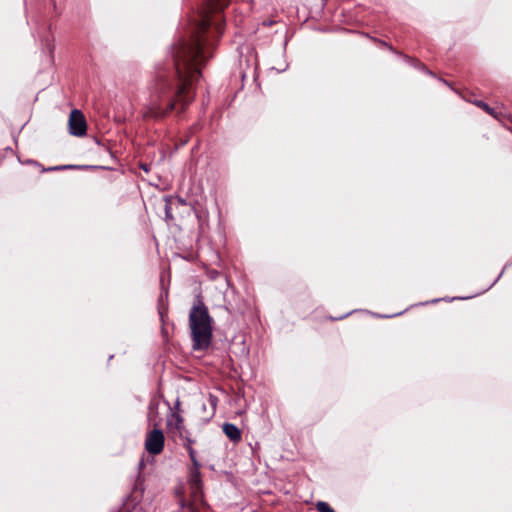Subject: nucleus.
Returning <instances> with one entry per match:
<instances>
[{
  "label": "nucleus",
  "instance_id": "nucleus-1",
  "mask_svg": "<svg viewBox=\"0 0 512 512\" xmlns=\"http://www.w3.org/2000/svg\"><path fill=\"white\" fill-rule=\"evenodd\" d=\"M211 25H215L217 32L221 33V25L216 19L204 17L196 32L174 47L173 70L159 69L151 83L146 116H164L174 108L175 100L183 105L191 100L189 87L200 77V66L204 61L202 35Z\"/></svg>",
  "mask_w": 512,
  "mask_h": 512
},
{
  "label": "nucleus",
  "instance_id": "nucleus-2",
  "mask_svg": "<svg viewBox=\"0 0 512 512\" xmlns=\"http://www.w3.org/2000/svg\"><path fill=\"white\" fill-rule=\"evenodd\" d=\"M213 320L209 315L207 307L198 299L189 314V326L193 339V348L206 349L212 338Z\"/></svg>",
  "mask_w": 512,
  "mask_h": 512
},
{
  "label": "nucleus",
  "instance_id": "nucleus-3",
  "mask_svg": "<svg viewBox=\"0 0 512 512\" xmlns=\"http://www.w3.org/2000/svg\"><path fill=\"white\" fill-rule=\"evenodd\" d=\"M164 434L158 427L148 431L145 439V449L151 455H158L164 448Z\"/></svg>",
  "mask_w": 512,
  "mask_h": 512
},
{
  "label": "nucleus",
  "instance_id": "nucleus-4",
  "mask_svg": "<svg viewBox=\"0 0 512 512\" xmlns=\"http://www.w3.org/2000/svg\"><path fill=\"white\" fill-rule=\"evenodd\" d=\"M69 132L75 136H83L86 133V120L83 113L77 109L71 111L68 120Z\"/></svg>",
  "mask_w": 512,
  "mask_h": 512
},
{
  "label": "nucleus",
  "instance_id": "nucleus-5",
  "mask_svg": "<svg viewBox=\"0 0 512 512\" xmlns=\"http://www.w3.org/2000/svg\"><path fill=\"white\" fill-rule=\"evenodd\" d=\"M167 428L170 432L179 436L181 440H183L185 436H189V433L184 426L183 418L177 413H171L170 418L167 420Z\"/></svg>",
  "mask_w": 512,
  "mask_h": 512
},
{
  "label": "nucleus",
  "instance_id": "nucleus-6",
  "mask_svg": "<svg viewBox=\"0 0 512 512\" xmlns=\"http://www.w3.org/2000/svg\"><path fill=\"white\" fill-rule=\"evenodd\" d=\"M189 486L193 500L199 502L202 500V482L200 478L199 467H193L190 473Z\"/></svg>",
  "mask_w": 512,
  "mask_h": 512
},
{
  "label": "nucleus",
  "instance_id": "nucleus-7",
  "mask_svg": "<svg viewBox=\"0 0 512 512\" xmlns=\"http://www.w3.org/2000/svg\"><path fill=\"white\" fill-rule=\"evenodd\" d=\"M158 408H159V401L152 400L149 404L147 417H148V422L154 427H158L161 422V418L159 417V413H158Z\"/></svg>",
  "mask_w": 512,
  "mask_h": 512
},
{
  "label": "nucleus",
  "instance_id": "nucleus-8",
  "mask_svg": "<svg viewBox=\"0 0 512 512\" xmlns=\"http://www.w3.org/2000/svg\"><path fill=\"white\" fill-rule=\"evenodd\" d=\"M223 432L233 442H239L242 438L240 429L231 423H225L223 425Z\"/></svg>",
  "mask_w": 512,
  "mask_h": 512
},
{
  "label": "nucleus",
  "instance_id": "nucleus-9",
  "mask_svg": "<svg viewBox=\"0 0 512 512\" xmlns=\"http://www.w3.org/2000/svg\"><path fill=\"white\" fill-rule=\"evenodd\" d=\"M183 441V445L187 448L188 450V453H189V456H190V459L193 463V466L194 467H199V463L196 459V452L195 450L193 449L192 447V444H193V440L189 437V436H185V438L182 440Z\"/></svg>",
  "mask_w": 512,
  "mask_h": 512
},
{
  "label": "nucleus",
  "instance_id": "nucleus-10",
  "mask_svg": "<svg viewBox=\"0 0 512 512\" xmlns=\"http://www.w3.org/2000/svg\"><path fill=\"white\" fill-rule=\"evenodd\" d=\"M210 9L212 11L221 10L228 5V0H210Z\"/></svg>",
  "mask_w": 512,
  "mask_h": 512
},
{
  "label": "nucleus",
  "instance_id": "nucleus-11",
  "mask_svg": "<svg viewBox=\"0 0 512 512\" xmlns=\"http://www.w3.org/2000/svg\"><path fill=\"white\" fill-rule=\"evenodd\" d=\"M476 105L485 110L488 114L492 115L494 118L498 119L500 117L499 113L495 111L494 108L489 107L482 101L476 102Z\"/></svg>",
  "mask_w": 512,
  "mask_h": 512
},
{
  "label": "nucleus",
  "instance_id": "nucleus-12",
  "mask_svg": "<svg viewBox=\"0 0 512 512\" xmlns=\"http://www.w3.org/2000/svg\"><path fill=\"white\" fill-rule=\"evenodd\" d=\"M316 509L319 511V512H335L329 505L328 503L324 502V501H318L316 503Z\"/></svg>",
  "mask_w": 512,
  "mask_h": 512
},
{
  "label": "nucleus",
  "instance_id": "nucleus-13",
  "mask_svg": "<svg viewBox=\"0 0 512 512\" xmlns=\"http://www.w3.org/2000/svg\"><path fill=\"white\" fill-rule=\"evenodd\" d=\"M165 213L167 218H172L171 207L168 204L166 205Z\"/></svg>",
  "mask_w": 512,
  "mask_h": 512
},
{
  "label": "nucleus",
  "instance_id": "nucleus-14",
  "mask_svg": "<svg viewBox=\"0 0 512 512\" xmlns=\"http://www.w3.org/2000/svg\"><path fill=\"white\" fill-rule=\"evenodd\" d=\"M211 403L213 406H215V399L213 397H211Z\"/></svg>",
  "mask_w": 512,
  "mask_h": 512
}]
</instances>
